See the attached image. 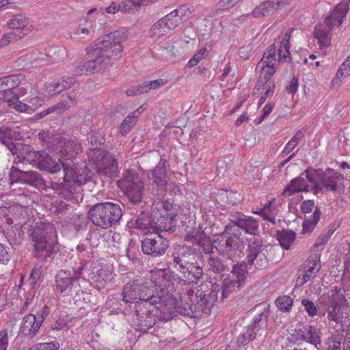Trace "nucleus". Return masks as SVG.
Here are the masks:
<instances>
[{"label": "nucleus", "mask_w": 350, "mask_h": 350, "mask_svg": "<svg viewBox=\"0 0 350 350\" xmlns=\"http://www.w3.org/2000/svg\"><path fill=\"white\" fill-rule=\"evenodd\" d=\"M151 276L159 289L154 291L152 298L145 297L135 303L136 316L142 323H145L144 325H148V319L154 308L161 312V317L165 320L172 319L176 312L195 317L202 311L204 304L202 293L197 295L186 286L183 293L179 294L176 292L178 286L175 287L176 280L172 279V274L165 269L151 270Z\"/></svg>", "instance_id": "obj_1"}, {"label": "nucleus", "mask_w": 350, "mask_h": 350, "mask_svg": "<svg viewBox=\"0 0 350 350\" xmlns=\"http://www.w3.org/2000/svg\"><path fill=\"white\" fill-rule=\"evenodd\" d=\"M127 39L126 31H116L100 36L91 43L86 52L88 55L95 56L92 61L97 72L105 68L112 57L116 59L121 57L122 43Z\"/></svg>", "instance_id": "obj_2"}, {"label": "nucleus", "mask_w": 350, "mask_h": 350, "mask_svg": "<svg viewBox=\"0 0 350 350\" xmlns=\"http://www.w3.org/2000/svg\"><path fill=\"white\" fill-rule=\"evenodd\" d=\"M293 31V29H289L280 40L278 49V59L275 57V43L269 45L265 51L257 67H261L260 78L264 79L266 82L275 74L280 62L291 60L289 44Z\"/></svg>", "instance_id": "obj_3"}, {"label": "nucleus", "mask_w": 350, "mask_h": 350, "mask_svg": "<svg viewBox=\"0 0 350 350\" xmlns=\"http://www.w3.org/2000/svg\"><path fill=\"white\" fill-rule=\"evenodd\" d=\"M196 255L187 248H180L173 254L174 267L183 273L185 279L179 280V284L196 282L203 274L202 268L197 265Z\"/></svg>", "instance_id": "obj_4"}, {"label": "nucleus", "mask_w": 350, "mask_h": 350, "mask_svg": "<svg viewBox=\"0 0 350 350\" xmlns=\"http://www.w3.org/2000/svg\"><path fill=\"white\" fill-rule=\"evenodd\" d=\"M34 247V256L44 260L50 257L56 244V230L53 225L47 224L43 228H36L31 233Z\"/></svg>", "instance_id": "obj_5"}, {"label": "nucleus", "mask_w": 350, "mask_h": 350, "mask_svg": "<svg viewBox=\"0 0 350 350\" xmlns=\"http://www.w3.org/2000/svg\"><path fill=\"white\" fill-rule=\"evenodd\" d=\"M120 206L109 202L98 203L88 212L90 221L96 226L107 229L117 223L122 217Z\"/></svg>", "instance_id": "obj_6"}, {"label": "nucleus", "mask_w": 350, "mask_h": 350, "mask_svg": "<svg viewBox=\"0 0 350 350\" xmlns=\"http://www.w3.org/2000/svg\"><path fill=\"white\" fill-rule=\"evenodd\" d=\"M304 173L308 181L313 184L314 193L316 195L327 191H336L338 185L343 180L342 175L331 168L324 172L320 169L306 170Z\"/></svg>", "instance_id": "obj_7"}, {"label": "nucleus", "mask_w": 350, "mask_h": 350, "mask_svg": "<svg viewBox=\"0 0 350 350\" xmlns=\"http://www.w3.org/2000/svg\"><path fill=\"white\" fill-rule=\"evenodd\" d=\"M157 289L159 286L152 282L151 275L149 281L135 280L124 285L121 299L125 303H137L145 297L152 298V294Z\"/></svg>", "instance_id": "obj_8"}, {"label": "nucleus", "mask_w": 350, "mask_h": 350, "mask_svg": "<svg viewBox=\"0 0 350 350\" xmlns=\"http://www.w3.org/2000/svg\"><path fill=\"white\" fill-rule=\"evenodd\" d=\"M177 214V205L168 200L157 201L152 207V221L157 224L160 231L171 230Z\"/></svg>", "instance_id": "obj_9"}, {"label": "nucleus", "mask_w": 350, "mask_h": 350, "mask_svg": "<svg viewBox=\"0 0 350 350\" xmlns=\"http://www.w3.org/2000/svg\"><path fill=\"white\" fill-rule=\"evenodd\" d=\"M118 187L124 193L129 200L134 204L142 200L144 183L137 172L128 171L117 181Z\"/></svg>", "instance_id": "obj_10"}, {"label": "nucleus", "mask_w": 350, "mask_h": 350, "mask_svg": "<svg viewBox=\"0 0 350 350\" xmlns=\"http://www.w3.org/2000/svg\"><path fill=\"white\" fill-rule=\"evenodd\" d=\"M89 157L94 161L98 174L110 178L118 176V164L111 154L103 150L96 149L90 152Z\"/></svg>", "instance_id": "obj_11"}, {"label": "nucleus", "mask_w": 350, "mask_h": 350, "mask_svg": "<svg viewBox=\"0 0 350 350\" xmlns=\"http://www.w3.org/2000/svg\"><path fill=\"white\" fill-rule=\"evenodd\" d=\"M234 229L226 226L224 232L214 240V247L217 251L228 258H232L243 246L240 237L233 232Z\"/></svg>", "instance_id": "obj_12"}, {"label": "nucleus", "mask_w": 350, "mask_h": 350, "mask_svg": "<svg viewBox=\"0 0 350 350\" xmlns=\"http://www.w3.org/2000/svg\"><path fill=\"white\" fill-rule=\"evenodd\" d=\"M115 277L113 267L104 262L98 260L92 262L88 278L91 283L98 290L105 288Z\"/></svg>", "instance_id": "obj_13"}, {"label": "nucleus", "mask_w": 350, "mask_h": 350, "mask_svg": "<svg viewBox=\"0 0 350 350\" xmlns=\"http://www.w3.org/2000/svg\"><path fill=\"white\" fill-rule=\"evenodd\" d=\"M291 340L297 345L307 342L318 349L321 345V330L316 325L299 323L291 334Z\"/></svg>", "instance_id": "obj_14"}, {"label": "nucleus", "mask_w": 350, "mask_h": 350, "mask_svg": "<svg viewBox=\"0 0 350 350\" xmlns=\"http://www.w3.org/2000/svg\"><path fill=\"white\" fill-rule=\"evenodd\" d=\"M141 247L144 254L157 258L165 254L169 243L166 238L156 232L147 234L142 241Z\"/></svg>", "instance_id": "obj_15"}, {"label": "nucleus", "mask_w": 350, "mask_h": 350, "mask_svg": "<svg viewBox=\"0 0 350 350\" xmlns=\"http://www.w3.org/2000/svg\"><path fill=\"white\" fill-rule=\"evenodd\" d=\"M28 162L42 170L50 173H55L59 171L62 163L55 162L47 153L44 151L30 152L27 157H23V163Z\"/></svg>", "instance_id": "obj_16"}, {"label": "nucleus", "mask_w": 350, "mask_h": 350, "mask_svg": "<svg viewBox=\"0 0 350 350\" xmlns=\"http://www.w3.org/2000/svg\"><path fill=\"white\" fill-rule=\"evenodd\" d=\"M321 267L319 256L317 255L309 256L299 270L295 286L297 287L303 286L307 282L316 276Z\"/></svg>", "instance_id": "obj_17"}, {"label": "nucleus", "mask_w": 350, "mask_h": 350, "mask_svg": "<svg viewBox=\"0 0 350 350\" xmlns=\"http://www.w3.org/2000/svg\"><path fill=\"white\" fill-rule=\"evenodd\" d=\"M57 291L63 297H72L79 290V284L77 278H72L69 273L61 270L55 277Z\"/></svg>", "instance_id": "obj_18"}, {"label": "nucleus", "mask_w": 350, "mask_h": 350, "mask_svg": "<svg viewBox=\"0 0 350 350\" xmlns=\"http://www.w3.org/2000/svg\"><path fill=\"white\" fill-rule=\"evenodd\" d=\"M349 0L341 1L325 18L323 23L329 29L339 27L343 23L349 10Z\"/></svg>", "instance_id": "obj_19"}, {"label": "nucleus", "mask_w": 350, "mask_h": 350, "mask_svg": "<svg viewBox=\"0 0 350 350\" xmlns=\"http://www.w3.org/2000/svg\"><path fill=\"white\" fill-rule=\"evenodd\" d=\"M230 228L234 229L233 232L240 237V230L241 229L245 233L250 234H256L258 230V221L254 219L252 217L244 215L243 217L238 218L234 221L230 225Z\"/></svg>", "instance_id": "obj_20"}, {"label": "nucleus", "mask_w": 350, "mask_h": 350, "mask_svg": "<svg viewBox=\"0 0 350 350\" xmlns=\"http://www.w3.org/2000/svg\"><path fill=\"white\" fill-rule=\"evenodd\" d=\"M16 76L17 78L13 79L12 83H10L8 85H4V90L2 92H3V98L8 105L16 111L22 112V102L19 100L18 94L14 90L21 83L18 77L21 76V74Z\"/></svg>", "instance_id": "obj_21"}, {"label": "nucleus", "mask_w": 350, "mask_h": 350, "mask_svg": "<svg viewBox=\"0 0 350 350\" xmlns=\"http://www.w3.org/2000/svg\"><path fill=\"white\" fill-rule=\"evenodd\" d=\"M59 145L61 148L59 151L60 160L63 161L72 160L77 154L81 152V145L78 143L77 139L74 137L69 139H63L59 140Z\"/></svg>", "instance_id": "obj_22"}, {"label": "nucleus", "mask_w": 350, "mask_h": 350, "mask_svg": "<svg viewBox=\"0 0 350 350\" xmlns=\"http://www.w3.org/2000/svg\"><path fill=\"white\" fill-rule=\"evenodd\" d=\"M60 163H62V166L64 172V181L67 186H79L85 183V176L83 174L80 173L78 169L70 165L72 161L70 163H66L60 160Z\"/></svg>", "instance_id": "obj_23"}, {"label": "nucleus", "mask_w": 350, "mask_h": 350, "mask_svg": "<svg viewBox=\"0 0 350 350\" xmlns=\"http://www.w3.org/2000/svg\"><path fill=\"white\" fill-rule=\"evenodd\" d=\"M247 263L250 266H254L256 269L266 267L268 261L267 256L260 245H250L248 247V254L246 258Z\"/></svg>", "instance_id": "obj_24"}, {"label": "nucleus", "mask_w": 350, "mask_h": 350, "mask_svg": "<svg viewBox=\"0 0 350 350\" xmlns=\"http://www.w3.org/2000/svg\"><path fill=\"white\" fill-rule=\"evenodd\" d=\"M291 0H267L262 2L252 11L255 18H261L273 13L279 7L288 5Z\"/></svg>", "instance_id": "obj_25"}, {"label": "nucleus", "mask_w": 350, "mask_h": 350, "mask_svg": "<svg viewBox=\"0 0 350 350\" xmlns=\"http://www.w3.org/2000/svg\"><path fill=\"white\" fill-rule=\"evenodd\" d=\"M22 139V128L16 122L0 126V143L20 141Z\"/></svg>", "instance_id": "obj_26"}, {"label": "nucleus", "mask_w": 350, "mask_h": 350, "mask_svg": "<svg viewBox=\"0 0 350 350\" xmlns=\"http://www.w3.org/2000/svg\"><path fill=\"white\" fill-rule=\"evenodd\" d=\"M331 29L324 23L316 25L314 30V36L318 40L320 49L327 48L331 44Z\"/></svg>", "instance_id": "obj_27"}, {"label": "nucleus", "mask_w": 350, "mask_h": 350, "mask_svg": "<svg viewBox=\"0 0 350 350\" xmlns=\"http://www.w3.org/2000/svg\"><path fill=\"white\" fill-rule=\"evenodd\" d=\"M191 240L197 243L205 253L209 254L213 252L214 241H212L210 237L200 230H193L191 234Z\"/></svg>", "instance_id": "obj_28"}, {"label": "nucleus", "mask_w": 350, "mask_h": 350, "mask_svg": "<svg viewBox=\"0 0 350 350\" xmlns=\"http://www.w3.org/2000/svg\"><path fill=\"white\" fill-rule=\"evenodd\" d=\"M42 321H36L34 314H29L23 318V337L32 338L38 332Z\"/></svg>", "instance_id": "obj_29"}, {"label": "nucleus", "mask_w": 350, "mask_h": 350, "mask_svg": "<svg viewBox=\"0 0 350 350\" xmlns=\"http://www.w3.org/2000/svg\"><path fill=\"white\" fill-rule=\"evenodd\" d=\"M144 109L145 107L142 105L124 119L119 129V131L122 135L129 133L135 126L139 116L144 111Z\"/></svg>", "instance_id": "obj_30"}, {"label": "nucleus", "mask_w": 350, "mask_h": 350, "mask_svg": "<svg viewBox=\"0 0 350 350\" xmlns=\"http://www.w3.org/2000/svg\"><path fill=\"white\" fill-rule=\"evenodd\" d=\"M135 227L148 234L160 231L159 228H157V224L152 221V215L148 217L144 214L138 216Z\"/></svg>", "instance_id": "obj_31"}, {"label": "nucleus", "mask_w": 350, "mask_h": 350, "mask_svg": "<svg viewBox=\"0 0 350 350\" xmlns=\"http://www.w3.org/2000/svg\"><path fill=\"white\" fill-rule=\"evenodd\" d=\"M327 307H348L347 299L341 291V288L334 287L327 294V301L325 304Z\"/></svg>", "instance_id": "obj_32"}, {"label": "nucleus", "mask_w": 350, "mask_h": 350, "mask_svg": "<svg viewBox=\"0 0 350 350\" xmlns=\"http://www.w3.org/2000/svg\"><path fill=\"white\" fill-rule=\"evenodd\" d=\"M175 43L176 40L172 39L159 44L158 51L163 61L167 62L176 57Z\"/></svg>", "instance_id": "obj_33"}, {"label": "nucleus", "mask_w": 350, "mask_h": 350, "mask_svg": "<svg viewBox=\"0 0 350 350\" xmlns=\"http://www.w3.org/2000/svg\"><path fill=\"white\" fill-rule=\"evenodd\" d=\"M308 190L307 181L302 177H297L292 180L287 187L284 190L283 195L291 196L295 193L306 191Z\"/></svg>", "instance_id": "obj_34"}, {"label": "nucleus", "mask_w": 350, "mask_h": 350, "mask_svg": "<svg viewBox=\"0 0 350 350\" xmlns=\"http://www.w3.org/2000/svg\"><path fill=\"white\" fill-rule=\"evenodd\" d=\"M348 307H327V319L329 321H334L336 324L342 322L344 318H347L349 315Z\"/></svg>", "instance_id": "obj_35"}, {"label": "nucleus", "mask_w": 350, "mask_h": 350, "mask_svg": "<svg viewBox=\"0 0 350 350\" xmlns=\"http://www.w3.org/2000/svg\"><path fill=\"white\" fill-rule=\"evenodd\" d=\"M321 211L319 208H316L311 215L306 217L302 224V233H310L316 227L320 219Z\"/></svg>", "instance_id": "obj_36"}, {"label": "nucleus", "mask_w": 350, "mask_h": 350, "mask_svg": "<svg viewBox=\"0 0 350 350\" xmlns=\"http://www.w3.org/2000/svg\"><path fill=\"white\" fill-rule=\"evenodd\" d=\"M296 237L295 233L292 230L278 231L276 234V238L280 245L285 250L290 249Z\"/></svg>", "instance_id": "obj_37"}, {"label": "nucleus", "mask_w": 350, "mask_h": 350, "mask_svg": "<svg viewBox=\"0 0 350 350\" xmlns=\"http://www.w3.org/2000/svg\"><path fill=\"white\" fill-rule=\"evenodd\" d=\"M231 274L232 275L230 277L234 279L237 286L241 288L245 284L247 278V266L245 265H236L233 267Z\"/></svg>", "instance_id": "obj_38"}, {"label": "nucleus", "mask_w": 350, "mask_h": 350, "mask_svg": "<svg viewBox=\"0 0 350 350\" xmlns=\"http://www.w3.org/2000/svg\"><path fill=\"white\" fill-rule=\"evenodd\" d=\"M73 75L77 76L90 75L97 73L92 60L81 62L76 66L72 71Z\"/></svg>", "instance_id": "obj_39"}, {"label": "nucleus", "mask_w": 350, "mask_h": 350, "mask_svg": "<svg viewBox=\"0 0 350 350\" xmlns=\"http://www.w3.org/2000/svg\"><path fill=\"white\" fill-rule=\"evenodd\" d=\"M8 208H9V213L12 215V217L6 219L7 223L19 226L21 224V215H22V205L18 202H14V204Z\"/></svg>", "instance_id": "obj_40"}, {"label": "nucleus", "mask_w": 350, "mask_h": 350, "mask_svg": "<svg viewBox=\"0 0 350 350\" xmlns=\"http://www.w3.org/2000/svg\"><path fill=\"white\" fill-rule=\"evenodd\" d=\"M275 199L272 198L263 206V208L259 211H253V213L261 216L265 220H268L270 222L275 224L274 213L271 209V204Z\"/></svg>", "instance_id": "obj_41"}, {"label": "nucleus", "mask_w": 350, "mask_h": 350, "mask_svg": "<svg viewBox=\"0 0 350 350\" xmlns=\"http://www.w3.org/2000/svg\"><path fill=\"white\" fill-rule=\"evenodd\" d=\"M161 20L163 21L167 30H173L183 23L180 18L174 14V10L161 18Z\"/></svg>", "instance_id": "obj_42"}, {"label": "nucleus", "mask_w": 350, "mask_h": 350, "mask_svg": "<svg viewBox=\"0 0 350 350\" xmlns=\"http://www.w3.org/2000/svg\"><path fill=\"white\" fill-rule=\"evenodd\" d=\"M153 182L160 188H165L167 185L166 171L163 167H159L152 172Z\"/></svg>", "instance_id": "obj_43"}, {"label": "nucleus", "mask_w": 350, "mask_h": 350, "mask_svg": "<svg viewBox=\"0 0 350 350\" xmlns=\"http://www.w3.org/2000/svg\"><path fill=\"white\" fill-rule=\"evenodd\" d=\"M208 266L209 270L218 274L221 273L226 267L222 260L217 256H210L208 258Z\"/></svg>", "instance_id": "obj_44"}, {"label": "nucleus", "mask_w": 350, "mask_h": 350, "mask_svg": "<svg viewBox=\"0 0 350 350\" xmlns=\"http://www.w3.org/2000/svg\"><path fill=\"white\" fill-rule=\"evenodd\" d=\"M239 288L234 279L230 277L225 278L221 287L222 298L228 297L232 292L235 291Z\"/></svg>", "instance_id": "obj_45"}, {"label": "nucleus", "mask_w": 350, "mask_h": 350, "mask_svg": "<svg viewBox=\"0 0 350 350\" xmlns=\"http://www.w3.org/2000/svg\"><path fill=\"white\" fill-rule=\"evenodd\" d=\"M3 144L5 145L9 149V150L12 153V154L16 155L14 160L13 161V164L18 165V163L22 162L21 143L10 142Z\"/></svg>", "instance_id": "obj_46"}, {"label": "nucleus", "mask_w": 350, "mask_h": 350, "mask_svg": "<svg viewBox=\"0 0 350 350\" xmlns=\"http://www.w3.org/2000/svg\"><path fill=\"white\" fill-rule=\"evenodd\" d=\"M8 235V240L12 245H21L22 243V225L15 226Z\"/></svg>", "instance_id": "obj_47"}, {"label": "nucleus", "mask_w": 350, "mask_h": 350, "mask_svg": "<svg viewBox=\"0 0 350 350\" xmlns=\"http://www.w3.org/2000/svg\"><path fill=\"white\" fill-rule=\"evenodd\" d=\"M167 31L163 21L160 19L151 27L149 35L151 38H160L166 33Z\"/></svg>", "instance_id": "obj_48"}, {"label": "nucleus", "mask_w": 350, "mask_h": 350, "mask_svg": "<svg viewBox=\"0 0 350 350\" xmlns=\"http://www.w3.org/2000/svg\"><path fill=\"white\" fill-rule=\"evenodd\" d=\"M278 309L284 312H289L293 305V299L288 295H282L275 300Z\"/></svg>", "instance_id": "obj_49"}, {"label": "nucleus", "mask_w": 350, "mask_h": 350, "mask_svg": "<svg viewBox=\"0 0 350 350\" xmlns=\"http://www.w3.org/2000/svg\"><path fill=\"white\" fill-rule=\"evenodd\" d=\"M40 175L34 172H23V183L33 187H38L42 183Z\"/></svg>", "instance_id": "obj_50"}, {"label": "nucleus", "mask_w": 350, "mask_h": 350, "mask_svg": "<svg viewBox=\"0 0 350 350\" xmlns=\"http://www.w3.org/2000/svg\"><path fill=\"white\" fill-rule=\"evenodd\" d=\"M208 50L206 46L202 47L187 63V67L191 68L198 65L207 55Z\"/></svg>", "instance_id": "obj_51"}, {"label": "nucleus", "mask_w": 350, "mask_h": 350, "mask_svg": "<svg viewBox=\"0 0 350 350\" xmlns=\"http://www.w3.org/2000/svg\"><path fill=\"white\" fill-rule=\"evenodd\" d=\"M304 136V133L300 131L297 132L296 134L286 144L284 150H282V154H284V156L288 154L297 146Z\"/></svg>", "instance_id": "obj_52"}, {"label": "nucleus", "mask_w": 350, "mask_h": 350, "mask_svg": "<svg viewBox=\"0 0 350 350\" xmlns=\"http://www.w3.org/2000/svg\"><path fill=\"white\" fill-rule=\"evenodd\" d=\"M28 103H23V112L28 111V110H35L38 107L42 106L44 103V100L38 96L26 98Z\"/></svg>", "instance_id": "obj_53"}, {"label": "nucleus", "mask_w": 350, "mask_h": 350, "mask_svg": "<svg viewBox=\"0 0 350 350\" xmlns=\"http://www.w3.org/2000/svg\"><path fill=\"white\" fill-rule=\"evenodd\" d=\"M350 75V55L346 58L345 62L340 66L336 77L342 79Z\"/></svg>", "instance_id": "obj_54"}, {"label": "nucleus", "mask_w": 350, "mask_h": 350, "mask_svg": "<svg viewBox=\"0 0 350 350\" xmlns=\"http://www.w3.org/2000/svg\"><path fill=\"white\" fill-rule=\"evenodd\" d=\"M167 80L165 79H156L151 81H144L142 83V88L145 93L148 92L150 90L157 89L161 86H163L167 84Z\"/></svg>", "instance_id": "obj_55"}, {"label": "nucleus", "mask_w": 350, "mask_h": 350, "mask_svg": "<svg viewBox=\"0 0 350 350\" xmlns=\"http://www.w3.org/2000/svg\"><path fill=\"white\" fill-rule=\"evenodd\" d=\"M256 338V332L247 329L245 333L240 334L237 338V343L239 346H245Z\"/></svg>", "instance_id": "obj_56"}, {"label": "nucleus", "mask_w": 350, "mask_h": 350, "mask_svg": "<svg viewBox=\"0 0 350 350\" xmlns=\"http://www.w3.org/2000/svg\"><path fill=\"white\" fill-rule=\"evenodd\" d=\"M19 330L17 328L14 330V326H12L11 329L10 330V337H14L16 334L18 335L15 337L14 341L12 343V350H21L20 346L22 342L21 338L19 337V333L22 330V323H21L18 325Z\"/></svg>", "instance_id": "obj_57"}, {"label": "nucleus", "mask_w": 350, "mask_h": 350, "mask_svg": "<svg viewBox=\"0 0 350 350\" xmlns=\"http://www.w3.org/2000/svg\"><path fill=\"white\" fill-rule=\"evenodd\" d=\"M301 305L309 317H314L318 314V310L314 303L308 299H304L301 301Z\"/></svg>", "instance_id": "obj_58"}, {"label": "nucleus", "mask_w": 350, "mask_h": 350, "mask_svg": "<svg viewBox=\"0 0 350 350\" xmlns=\"http://www.w3.org/2000/svg\"><path fill=\"white\" fill-rule=\"evenodd\" d=\"M13 164L9 172V181L11 183L22 182V170Z\"/></svg>", "instance_id": "obj_59"}, {"label": "nucleus", "mask_w": 350, "mask_h": 350, "mask_svg": "<svg viewBox=\"0 0 350 350\" xmlns=\"http://www.w3.org/2000/svg\"><path fill=\"white\" fill-rule=\"evenodd\" d=\"M59 347V345L57 341H52L50 342L39 343L29 350H57Z\"/></svg>", "instance_id": "obj_60"}, {"label": "nucleus", "mask_w": 350, "mask_h": 350, "mask_svg": "<svg viewBox=\"0 0 350 350\" xmlns=\"http://www.w3.org/2000/svg\"><path fill=\"white\" fill-rule=\"evenodd\" d=\"M174 12L183 21L186 17L192 13L193 8L187 5H183L178 8L174 10Z\"/></svg>", "instance_id": "obj_61"}, {"label": "nucleus", "mask_w": 350, "mask_h": 350, "mask_svg": "<svg viewBox=\"0 0 350 350\" xmlns=\"http://www.w3.org/2000/svg\"><path fill=\"white\" fill-rule=\"evenodd\" d=\"M68 108H69V106H67L66 105H65L63 103H59L57 104L55 106L50 107L48 109H46V110L42 111L39 114V116H40V118H43L44 116H46V115H48L51 113H53L55 111L59 110L60 111H62L66 109H68Z\"/></svg>", "instance_id": "obj_62"}, {"label": "nucleus", "mask_w": 350, "mask_h": 350, "mask_svg": "<svg viewBox=\"0 0 350 350\" xmlns=\"http://www.w3.org/2000/svg\"><path fill=\"white\" fill-rule=\"evenodd\" d=\"M8 26L12 29H21L22 27V14H18L8 21Z\"/></svg>", "instance_id": "obj_63"}, {"label": "nucleus", "mask_w": 350, "mask_h": 350, "mask_svg": "<svg viewBox=\"0 0 350 350\" xmlns=\"http://www.w3.org/2000/svg\"><path fill=\"white\" fill-rule=\"evenodd\" d=\"M301 210L304 213H310L313 210L314 211L317 206H315L313 200H304L300 206Z\"/></svg>", "instance_id": "obj_64"}]
</instances>
